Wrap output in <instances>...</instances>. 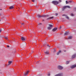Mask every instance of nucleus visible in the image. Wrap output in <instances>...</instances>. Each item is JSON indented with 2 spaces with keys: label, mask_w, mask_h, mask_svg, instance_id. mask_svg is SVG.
<instances>
[{
  "label": "nucleus",
  "mask_w": 76,
  "mask_h": 76,
  "mask_svg": "<svg viewBox=\"0 0 76 76\" xmlns=\"http://www.w3.org/2000/svg\"><path fill=\"white\" fill-rule=\"evenodd\" d=\"M72 37L71 36H70L68 38V39H72Z\"/></svg>",
  "instance_id": "2eb2a0df"
},
{
  "label": "nucleus",
  "mask_w": 76,
  "mask_h": 76,
  "mask_svg": "<svg viewBox=\"0 0 76 76\" xmlns=\"http://www.w3.org/2000/svg\"><path fill=\"white\" fill-rule=\"evenodd\" d=\"M47 46L48 47L50 48V45H47Z\"/></svg>",
  "instance_id": "c85d7f7f"
},
{
  "label": "nucleus",
  "mask_w": 76,
  "mask_h": 76,
  "mask_svg": "<svg viewBox=\"0 0 76 76\" xmlns=\"http://www.w3.org/2000/svg\"><path fill=\"white\" fill-rule=\"evenodd\" d=\"M37 17H38V18H40V17H41V16L40 15H37Z\"/></svg>",
  "instance_id": "4be33fe9"
},
{
  "label": "nucleus",
  "mask_w": 76,
  "mask_h": 76,
  "mask_svg": "<svg viewBox=\"0 0 76 76\" xmlns=\"http://www.w3.org/2000/svg\"><path fill=\"white\" fill-rule=\"evenodd\" d=\"M55 14L56 16H57V15H58V13H56Z\"/></svg>",
  "instance_id": "f704fd0d"
},
{
  "label": "nucleus",
  "mask_w": 76,
  "mask_h": 76,
  "mask_svg": "<svg viewBox=\"0 0 76 76\" xmlns=\"http://www.w3.org/2000/svg\"><path fill=\"white\" fill-rule=\"evenodd\" d=\"M48 17L49 16V15H42V16H41V17Z\"/></svg>",
  "instance_id": "ddd939ff"
},
{
  "label": "nucleus",
  "mask_w": 76,
  "mask_h": 76,
  "mask_svg": "<svg viewBox=\"0 0 76 76\" xmlns=\"http://www.w3.org/2000/svg\"><path fill=\"white\" fill-rule=\"evenodd\" d=\"M12 61H10L8 62V64H8V65H10V64H12Z\"/></svg>",
  "instance_id": "f8f14e48"
},
{
  "label": "nucleus",
  "mask_w": 76,
  "mask_h": 76,
  "mask_svg": "<svg viewBox=\"0 0 76 76\" xmlns=\"http://www.w3.org/2000/svg\"><path fill=\"white\" fill-rule=\"evenodd\" d=\"M46 44H47V43H46Z\"/></svg>",
  "instance_id": "49530a36"
},
{
  "label": "nucleus",
  "mask_w": 76,
  "mask_h": 76,
  "mask_svg": "<svg viewBox=\"0 0 76 76\" xmlns=\"http://www.w3.org/2000/svg\"><path fill=\"white\" fill-rule=\"evenodd\" d=\"M21 40L23 41H24L25 40H26V39H25L23 37H21Z\"/></svg>",
  "instance_id": "6e6552de"
},
{
  "label": "nucleus",
  "mask_w": 76,
  "mask_h": 76,
  "mask_svg": "<svg viewBox=\"0 0 76 76\" xmlns=\"http://www.w3.org/2000/svg\"><path fill=\"white\" fill-rule=\"evenodd\" d=\"M60 28H61V27H60Z\"/></svg>",
  "instance_id": "09e8293b"
},
{
  "label": "nucleus",
  "mask_w": 76,
  "mask_h": 76,
  "mask_svg": "<svg viewBox=\"0 0 76 76\" xmlns=\"http://www.w3.org/2000/svg\"><path fill=\"white\" fill-rule=\"evenodd\" d=\"M61 52V50H60L57 53V55H58Z\"/></svg>",
  "instance_id": "f3484780"
},
{
  "label": "nucleus",
  "mask_w": 76,
  "mask_h": 76,
  "mask_svg": "<svg viewBox=\"0 0 76 76\" xmlns=\"http://www.w3.org/2000/svg\"><path fill=\"white\" fill-rule=\"evenodd\" d=\"M57 29V27L53 29H52V31L53 32H54L55 31H56Z\"/></svg>",
  "instance_id": "1a4fd4ad"
},
{
  "label": "nucleus",
  "mask_w": 76,
  "mask_h": 76,
  "mask_svg": "<svg viewBox=\"0 0 76 76\" xmlns=\"http://www.w3.org/2000/svg\"><path fill=\"white\" fill-rule=\"evenodd\" d=\"M74 9H75V10H76V8H74Z\"/></svg>",
  "instance_id": "a19ab883"
},
{
  "label": "nucleus",
  "mask_w": 76,
  "mask_h": 76,
  "mask_svg": "<svg viewBox=\"0 0 76 76\" xmlns=\"http://www.w3.org/2000/svg\"><path fill=\"white\" fill-rule=\"evenodd\" d=\"M2 10L1 9H0V10Z\"/></svg>",
  "instance_id": "37998d69"
},
{
  "label": "nucleus",
  "mask_w": 76,
  "mask_h": 76,
  "mask_svg": "<svg viewBox=\"0 0 76 76\" xmlns=\"http://www.w3.org/2000/svg\"><path fill=\"white\" fill-rule=\"evenodd\" d=\"M56 51V50H54V52H55Z\"/></svg>",
  "instance_id": "4c0bfd02"
},
{
  "label": "nucleus",
  "mask_w": 76,
  "mask_h": 76,
  "mask_svg": "<svg viewBox=\"0 0 76 76\" xmlns=\"http://www.w3.org/2000/svg\"><path fill=\"white\" fill-rule=\"evenodd\" d=\"M66 4H67L69 3V2H68L67 1H66Z\"/></svg>",
  "instance_id": "b1692460"
},
{
  "label": "nucleus",
  "mask_w": 76,
  "mask_h": 76,
  "mask_svg": "<svg viewBox=\"0 0 76 76\" xmlns=\"http://www.w3.org/2000/svg\"><path fill=\"white\" fill-rule=\"evenodd\" d=\"M29 72V71H28L26 73H25V72L24 74V75L25 76H27V75H28V72Z\"/></svg>",
  "instance_id": "20e7f679"
},
{
  "label": "nucleus",
  "mask_w": 76,
  "mask_h": 76,
  "mask_svg": "<svg viewBox=\"0 0 76 76\" xmlns=\"http://www.w3.org/2000/svg\"><path fill=\"white\" fill-rule=\"evenodd\" d=\"M30 12V11H28V12Z\"/></svg>",
  "instance_id": "c03bdc74"
},
{
  "label": "nucleus",
  "mask_w": 76,
  "mask_h": 76,
  "mask_svg": "<svg viewBox=\"0 0 76 76\" xmlns=\"http://www.w3.org/2000/svg\"><path fill=\"white\" fill-rule=\"evenodd\" d=\"M5 39H7V40H8V37H5Z\"/></svg>",
  "instance_id": "5701e85b"
},
{
  "label": "nucleus",
  "mask_w": 76,
  "mask_h": 76,
  "mask_svg": "<svg viewBox=\"0 0 76 76\" xmlns=\"http://www.w3.org/2000/svg\"><path fill=\"white\" fill-rule=\"evenodd\" d=\"M66 18L67 19L69 20V17L68 16H66Z\"/></svg>",
  "instance_id": "a878e982"
},
{
  "label": "nucleus",
  "mask_w": 76,
  "mask_h": 76,
  "mask_svg": "<svg viewBox=\"0 0 76 76\" xmlns=\"http://www.w3.org/2000/svg\"><path fill=\"white\" fill-rule=\"evenodd\" d=\"M58 69H59L60 70L62 69L63 68V67H62V66H61L60 65L58 66Z\"/></svg>",
  "instance_id": "7ed1b4c3"
},
{
  "label": "nucleus",
  "mask_w": 76,
  "mask_h": 76,
  "mask_svg": "<svg viewBox=\"0 0 76 76\" xmlns=\"http://www.w3.org/2000/svg\"><path fill=\"white\" fill-rule=\"evenodd\" d=\"M76 56V54H74V55H73L72 56V58H75V57Z\"/></svg>",
  "instance_id": "9d476101"
},
{
  "label": "nucleus",
  "mask_w": 76,
  "mask_h": 76,
  "mask_svg": "<svg viewBox=\"0 0 76 76\" xmlns=\"http://www.w3.org/2000/svg\"><path fill=\"white\" fill-rule=\"evenodd\" d=\"M41 25V23H38V25Z\"/></svg>",
  "instance_id": "2f4dec72"
},
{
  "label": "nucleus",
  "mask_w": 76,
  "mask_h": 76,
  "mask_svg": "<svg viewBox=\"0 0 76 76\" xmlns=\"http://www.w3.org/2000/svg\"><path fill=\"white\" fill-rule=\"evenodd\" d=\"M26 43L25 42H24L23 45H21V46L22 47H24L25 46H26Z\"/></svg>",
  "instance_id": "39448f33"
},
{
  "label": "nucleus",
  "mask_w": 76,
  "mask_h": 76,
  "mask_svg": "<svg viewBox=\"0 0 76 76\" xmlns=\"http://www.w3.org/2000/svg\"><path fill=\"white\" fill-rule=\"evenodd\" d=\"M48 26H49L50 27H51V28H52V27H53V25H51V24H49L48 25Z\"/></svg>",
  "instance_id": "aec40b11"
},
{
  "label": "nucleus",
  "mask_w": 76,
  "mask_h": 76,
  "mask_svg": "<svg viewBox=\"0 0 76 76\" xmlns=\"http://www.w3.org/2000/svg\"><path fill=\"white\" fill-rule=\"evenodd\" d=\"M68 34H69L68 32H65V34H64V36L66 35H68Z\"/></svg>",
  "instance_id": "dca6fc26"
},
{
  "label": "nucleus",
  "mask_w": 76,
  "mask_h": 76,
  "mask_svg": "<svg viewBox=\"0 0 76 76\" xmlns=\"http://www.w3.org/2000/svg\"><path fill=\"white\" fill-rule=\"evenodd\" d=\"M44 53L46 55H48L49 54V51H45Z\"/></svg>",
  "instance_id": "9b49d317"
},
{
  "label": "nucleus",
  "mask_w": 76,
  "mask_h": 76,
  "mask_svg": "<svg viewBox=\"0 0 76 76\" xmlns=\"http://www.w3.org/2000/svg\"><path fill=\"white\" fill-rule=\"evenodd\" d=\"M7 47L9 48V45H7Z\"/></svg>",
  "instance_id": "58836bf2"
},
{
  "label": "nucleus",
  "mask_w": 76,
  "mask_h": 76,
  "mask_svg": "<svg viewBox=\"0 0 76 76\" xmlns=\"http://www.w3.org/2000/svg\"><path fill=\"white\" fill-rule=\"evenodd\" d=\"M64 15H63V16Z\"/></svg>",
  "instance_id": "de8ad7c7"
},
{
  "label": "nucleus",
  "mask_w": 76,
  "mask_h": 76,
  "mask_svg": "<svg viewBox=\"0 0 76 76\" xmlns=\"http://www.w3.org/2000/svg\"><path fill=\"white\" fill-rule=\"evenodd\" d=\"M1 31H2V29H0V32H1Z\"/></svg>",
  "instance_id": "e433bc0d"
},
{
  "label": "nucleus",
  "mask_w": 76,
  "mask_h": 76,
  "mask_svg": "<svg viewBox=\"0 0 76 76\" xmlns=\"http://www.w3.org/2000/svg\"><path fill=\"white\" fill-rule=\"evenodd\" d=\"M32 53H33V51H32Z\"/></svg>",
  "instance_id": "a18cd8bd"
},
{
  "label": "nucleus",
  "mask_w": 76,
  "mask_h": 76,
  "mask_svg": "<svg viewBox=\"0 0 76 76\" xmlns=\"http://www.w3.org/2000/svg\"><path fill=\"white\" fill-rule=\"evenodd\" d=\"M50 19V17H49V18H48L47 19V20H49V19Z\"/></svg>",
  "instance_id": "7c9ffc66"
},
{
  "label": "nucleus",
  "mask_w": 76,
  "mask_h": 76,
  "mask_svg": "<svg viewBox=\"0 0 76 76\" xmlns=\"http://www.w3.org/2000/svg\"><path fill=\"white\" fill-rule=\"evenodd\" d=\"M50 74H48V76H50Z\"/></svg>",
  "instance_id": "c9c22d12"
},
{
  "label": "nucleus",
  "mask_w": 76,
  "mask_h": 76,
  "mask_svg": "<svg viewBox=\"0 0 76 76\" xmlns=\"http://www.w3.org/2000/svg\"><path fill=\"white\" fill-rule=\"evenodd\" d=\"M31 1L33 2H34L35 1V0H31Z\"/></svg>",
  "instance_id": "cd10ccee"
},
{
  "label": "nucleus",
  "mask_w": 76,
  "mask_h": 76,
  "mask_svg": "<svg viewBox=\"0 0 76 76\" xmlns=\"http://www.w3.org/2000/svg\"><path fill=\"white\" fill-rule=\"evenodd\" d=\"M52 3L54 5H57L59 3L58 2L56 1H52Z\"/></svg>",
  "instance_id": "f03ea898"
},
{
  "label": "nucleus",
  "mask_w": 76,
  "mask_h": 76,
  "mask_svg": "<svg viewBox=\"0 0 76 76\" xmlns=\"http://www.w3.org/2000/svg\"><path fill=\"white\" fill-rule=\"evenodd\" d=\"M72 2L71 1H69V3H71Z\"/></svg>",
  "instance_id": "473e14b6"
},
{
  "label": "nucleus",
  "mask_w": 76,
  "mask_h": 76,
  "mask_svg": "<svg viewBox=\"0 0 76 76\" xmlns=\"http://www.w3.org/2000/svg\"><path fill=\"white\" fill-rule=\"evenodd\" d=\"M3 15V11H2L1 12V15Z\"/></svg>",
  "instance_id": "a211bd4d"
},
{
  "label": "nucleus",
  "mask_w": 76,
  "mask_h": 76,
  "mask_svg": "<svg viewBox=\"0 0 76 76\" xmlns=\"http://www.w3.org/2000/svg\"><path fill=\"white\" fill-rule=\"evenodd\" d=\"M1 38H3V37H4V36H1Z\"/></svg>",
  "instance_id": "72a5a7b5"
},
{
  "label": "nucleus",
  "mask_w": 76,
  "mask_h": 76,
  "mask_svg": "<svg viewBox=\"0 0 76 76\" xmlns=\"http://www.w3.org/2000/svg\"><path fill=\"white\" fill-rule=\"evenodd\" d=\"M21 24L22 25H25V24L24 23H21Z\"/></svg>",
  "instance_id": "393cba45"
},
{
  "label": "nucleus",
  "mask_w": 76,
  "mask_h": 76,
  "mask_svg": "<svg viewBox=\"0 0 76 76\" xmlns=\"http://www.w3.org/2000/svg\"><path fill=\"white\" fill-rule=\"evenodd\" d=\"M14 8V6H11L10 7V10H12V9H13Z\"/></svg>",
  "instance_id": "4468645a"
},
{
  "label": "nucleus",
  "mask_w": 76,
  "mask_h": 76,
  "mask_svg": "<svg viewBox=\"0 0 76 76\" xmlns=\"http://www.w3.org/2000/svg\"><path fill=\"white\" fill-rule=\"evenodd\" d=\"M51 28H51V27H50V26H48V30H50V29H51Z\"/></svg>",
  "instance_id": "6ab92c4d"
},
{
  "label": "nucleus",
  "mask_w": 76,
  "mask_h": 76,
  "mask_svg": "<svg viewBox=\"0 0 76 76\" xmlns=\"http://www.w3.org/2000/svg\"><path fill=\"white\" fill-rule=\"evenodd\" d=\"M59 1H60V2H61V0H59Z\"/></svg>",
  "instance_id": "ea45409f"
},
{
  "label": "nucleus",
  "mask_w": 76,
  "mask_h": 76,
  "mask_svg": "<svg viewBox=\"0 0 76 76\" xmlns=\"http://www.w3.org/2000/svg\"><path fill=\"white\" fill-rule=\"evenodd\" d=\"M76 67V64L75 65H73L71 67V69H73L74 68Z\"/></svg>",
  "instance_id": "0eeeda50"
},
{
  "label": "nucleus",
  "mask_w": 76,
  "mask_h": 76,
  "mask_svg": "<svg viewBox=\"0 0 76 76\" xmlns=\"http://www.w3.org/2000/svg\"><path fill=\"white\" fill-rule=\"evenodd\" d=\"M55 76H63V74L61 73L60 74H56Z\"/></svg>",
  "instance_id": "423d86ee"
},
{
  "label": "nucleus",
  "mask_w": 76,
  "mask_h": 76,
  "mask_svg": "<svg viewBox=\"0 0 76 76\" xmlns=\"http://www.w3.org/2000/svg\"><path fill=\"white\" fill-rule=\"evenodd\" d=\"M66 8H68V9H70L71 8V7H70V6H64V7H63V8H62V10L63 11H64V10Z\"/></svg>",
  "instance_id": "f257e3e1"
},
{
  "label": "nucleus",
  "mask_w": 76,
  "mask_h": 76,
  "mask_svg": "<svg viewBox=\"0 0 76 76\" xmlns=\"http://www.w3.org/2000/svg\"><path fill=\"white\" fill-rule=\"evenodd\" d=\"M71 15L72 16H74V15L73 14L71 13Z\"/></svg>",
  "instance_id": "c756f323"
},
{
  "label": "nucleus",
  "mask_w": 76,
  "mask_h": 76,
  "mask_svg": "<svg viewBox=\"0 0 76 76\" xmlns=\"http://www.w3.org/2000/svg\"><path fill=\"white\" fill-rule=\"evenodd\" d=\"M3 18H1V19H3Z\"/></svg>",
  "instance_id": "79ce46f5"
},
{
  "label": "nucleus",
  "mask_w": 76,
  "mask_h": 76,
  "mask_svg": "<svg viewBox=\"0 0 76 76\" xmlns=\"http://www.w3.org/2000/svg\"><path fill=\"white\" fill-rule=\"evenodd\" d=\"M50 19H52L53 18V17L52 16V17H50Z\"/></svg>",
  "instance_id": "bb28decb"
},
{
  "label": "nucleus",
  "mask_w": 76,
  "mask_h": 76,
  "mask_svg": "<svg viewBox=\"0 0 76 76\" xmlns=\"http://www.w3.org/2000/svg\"><path fill=\"white\" fill-rule=\"evenodd\" d=\"M69 61H66V64H69Z\"/></svg>",
  "instance_id": "412c9836"
}]
</instances>
